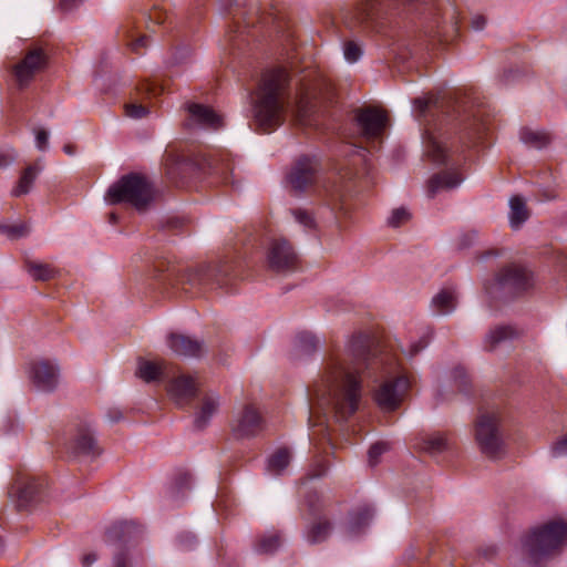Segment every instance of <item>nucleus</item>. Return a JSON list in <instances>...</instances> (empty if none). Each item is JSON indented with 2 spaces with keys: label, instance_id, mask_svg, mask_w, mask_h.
<instances>
[{
  "label": "nucleus",
  "instance_id": "42",
  "mask_svg": "<svg viewBox=\"0 0 567 567\" xmlns=\"http://www.w3.org/2000/svg\"><path fill=\"white\" fill-rule=\"evenodd\" d=\"M415 110L419 112V116H424L427 111L432 109H439V99L436 97H417L414 100Z\"/></svg>",
  "mask_w": 567,
  "mask_h": 567
},
{
  "label": "nucleus",
  "instance_id": "25",
  "mask_svg": "<svg viewBox=\"0 0 567 567\" xmlns=\"http://www.w3.org/2000/svg\"><path fill=\"white\" fill-rule=\"evenodd\" d=\"M426 156L436 164L447 163L449 146L446 141L437 140L434 135L426 133L423 137Z\"/></svg>",
  "mask_w": 567,
  "mask_h": 567
},
{
  "label": "nucleus",
  "instance_id": "9",
  "mask_svg": "<svg viewBox=\"0 0 567 567\" xmlns=\"http://www.w3.org/2000/svg\"><path fill=\"white\" fill-rule=\"evenodd\" d=\"M355 121L361 135L368 141L381 138L388 125L385 112L377 107L359 109Z\"/></svg>",
  "mask_w": 567,
  "mask_h": 567
},
{
  "label": "nucleus",
  "instance_id": "2",
  "mask_svg": "<svg viewBox=\"0 0 567 567\" xmlns=\"http://www.w3.org/2000/svg\"><path fill=\"white\" fill-rule=\"evenodd\" d=\"M288 74L284 69L266 72L252 104L254 122L258 130L271 132L285 121L288 107Z\"/></svg>",
  "mask_w": 567,
  "mask_h": 567
},
{
  "label": "nucleus",
  "instance_id": "47",
  "mask_svg": "<svg viewBox=\"0 0 567 567\" xmlns=\"http://www.w3.org/2000/svg\"><path fill=\"white\" fill-rule=\"evenodd\" d=\"M410 218V214L404 208H396L392 212L391 217L389 218V224L392 227H399L404 224Z\"/></svg>",
  "mask_w": 567,
  "mask_h": 567
},
{
  "label": "nucleus",
  "instance_id": "58",
  "mask_svg": "<svg viewBox=\"0 0 567 567\" xmlns=\"http://www.w3.org/2000/svg\"><path fill=\"white\" fill-rule=\"evenodd\" d=\"M82 0H61V6L65 9V10H70L72 9L74 6H76L78 3H80Z\"/></svg>",
  "mask_w": 567,
  "mask_h": 567
},
{
  "label": "nucleus",
  "instance_id": "61",
  "mask_svg": "<svg viewBox=\"0 0 567 567\" xmlns=\"http://www.w3.org/2000/svg\"><path fill=\"white\" fill-rule=\"evenodd\" d=\"M494 554H495V548H493V547H492V548H489V549H486V550L484 551V555H485L486 557H492Z\"/></svg>",
  "mask_w": 567,
  "mask_h": 567
},
{
  "label": "nucleus",
  "instance_id": "3",
  "mask_svg": "<svg viewBox=\"0 0 567 567\" xmlns=\"http://www.w3.org/2000/svg\"><path fill=\"white\" fill-rule=\"evenodd\" d=\"M567 545V520L554 518L525 534L520 539L524 558L533 565H539L560 553Z\"/></svg>",
  "mask_w": 567,
  "mask_h": 567
},
{
  "label": "nucleus",
  "instance_id": "4",
  "mask_svg": "<svg viewBox=\"0 0 567 567\" xmlns=\"http://www.w3.org/2000/svg\"><path fill=\"white\" fill-rule=\"evenodd\" d=\"M231 272L233 266L228 262L189 267L183 272L173 266L167 268L162 280L172 286H181L186 292L200 291L215 285L218 287L227 286Z\"/></svg>",
  "mask_w": 567,
  "mask_h": 567
},
{
  "label": "nucleus",
  "instance_id": "43",
  "mask_svg": "<svg viewBox=\"0 0 567 567\" xmlns=\"http://www.w3.org/2000/svg\"><path fill=\"white\" fill-rule=\"evenodd\" d=\"M29 234H30V227L25 223H19V224H13V225L8 224V229H6V236L11 240H16V239L25 237Z\"/></svg>",
  "mask_w": 567,
  "mask_h": 567
},
{
  "label": "nucleus",
  "instance_id": "31",
  "mask_svg": "<svg viewBox=\"0 0 567 567\" xmlns=\"http://www.w3.org/2000/svg\"><path fill=\"white\" fill-rule=\"evenodd\" d=\"M219 406V396L207 394L203 399L202 406L195 416V425L199 429L206 426L210 417L217 412Z\"/></svg>",
  "mask_w": 567,
  "mask_h": 567
},
{
  "label": "nucleus",
  "instance_id": "26",
  "mask_svg": "<svg viewBox=\"0 0 567 567\" xmlns=\"http://www.w3.org/2000/svg\"><path fill=\"white\" fill-rule=\"evenodd\" d=\"M520 334L519 330L513 326L504 324L492 328L484 341L485 349L494 350L498 344L518 338Z\"/></svg>",
  "mask_w": 567,
  "mask_h": 567
},
{
  "label": "nucleus",
  "instance_id": "35",
  "mask_svg": "<svg viewBox=\"0 0 567 567\" xmlns=\"http://www.w3.org/2000/svg\"><path fill=\"white\" fill-rule=\"evenodd\" d=\"M511 206V225L513 228H518L528 218V212L525 202L519 196H514L509 200Z\"/></svg>",
  "mask_w": 567,
  "mask_h": 567
},
{
  "label": "nucleus",
  "instance_id": "40",
  "mask_svg": "<svg viewBox=\"0 0 567 567\" xmlns=\"http://www.w3.org/2000/svg\"><path fill=\"white\" fill-rule=\"evenodd\" d=\"M190 481L192 478L189 474L179 473L171 486V496L175 499L184 496L185 492L190 488Z\"/></svg>",
  "mask_w": 567,
  "mask_h": 567
},
{
  "label": "nucleus",
  "instance_id": "56",
  "mask_svg": "<svg viewBox=\"0 0 567 567\" xmlns=\"http://www.w3.org/2000/svg\"><path fill=\"white\" fill-rule=\"evenodd\" d=\"M485 24L486 19L483 16H475L471 21L472 28L476 31L483 30Z\"/></svg>",
  "mask_w": 567,
  "mask_h": 567
},
{
  "label": "nucleus",
  "instance_id": "41",
  "mask_svg": "<svg viewBox=\"0 0 567 567\" xmlns=\"http://www.w3.org/2000/svg\"><path fill=\"white\" fill-rule=\"evenodd\" d=\"M291 215L295 220L301 225L305 229L311 230L317 226L313 215L307 209L296 208L291 210Z\"/></svg>",
  "mask_w": 567,
  "mask_h": 567
},
{
  "label": "nucleus",
  "instance_id": "6",
  "mask_svg": "<svg viewBox=\"0 0 567 567\" xmlns=\"http://www.w3.org/2000/svg\"><path fill=\"white\" fill-rule=\"evenodd\" d=\"M474 437L478 450L489 460L503 458L506 446L501 431V414L496 411L482 412L475 422Z\"/></svg>",
  "mask_w": 567,
  "mask_h": 567
},
{
  "label": "nucleus",
  "instance_id": "21",
  "mask_svg": "<svg viewBox=\"0 0 567 567\" xmlns=\"http://www.w3.org/2000/svg\"><path fill=\"white\" fill-rule=\"evenodd\" d=\"M247 7L241 13L246 25H255L256 23L268 24L276 19V12L271 4L264 7L258 0H249L243 3Z\"/></svg>",
  "mask_w": 567,
  "mask_h": 567
},
{
  "label": "nucleus",
  "instance_id": "55",
  "mask_svg": "<svg viewBox=\"0 0 567 567\" xmlns=\"http://www.w3.org/2000/svg\"><path fill=\"white\" fill-rule=\"evenodd\" d=\"M147 41H148V38L146 35H143V37H140V38L135 39L134 41H132L130 43V45H131L133 51L138 52V50L141 48H145L146 47V42Z\"/></svg>",
  "mask_w": 567,
  "mask_h": 567
},
{
  "label": "nucleus",
  "instance_id": "52",
  "mask_svg": "<svg viewBox=\"0 0 567 567\" xmlns=\"http://www.w3.org/2000/svg\"><path fill=\"white\" fill-rule=\"evenodd\" d=\"M427 346L426 341L420 339L417 342L411 343L409 350H406V355L412 358L416 355L420 351H422Z\"/></svg>",
  "mask_w": 567,
  "mask_h": 567
},
{
  "label": "nucleus",
  "instance_id": "27",
  "mask_svg": "<svg viewBox=\"0 0 567 567\" xmlns=\"http://www.w3.org/2000/svg\"><path fill=\"white\" fill-rule=\"evenodd\" d=\"M457 296L453 289L444 288L439 291L431 301V308L435 315H449L456 308Z\"/></svg>",
  "mask_w": 567,
  "mask_h": 567
},
{
  "label": "nucleus",
  "instance_id": "64",
  "mask_svg": "<svg viewBox=\"0 0 567 567\" xmlns=\"http://www.w3.org/2000/svg\"><path fill=\"white\" fill-rule=\"evenodd\" d=\"M116 220H117V216L114 213L110 214V221L116 223Z\"/></svg>",
  "mask_w": 567,
  "mask_h": 567
},
{
  "label": "nucleus",
  "instance_id": "50",
  "mask_svg": "<svg viewBox=\"0 0 567 567\" xmlns=\"http://www.w3.org/2000/svg\"><path fill=\"white\" fill-rule=\"evenodd\" d=\"M49 143V132L44 128L35 131V144L40 151H45Z\"/></svg>",
  "mask_w": 567,
  "mask_h": 567
},
{
  "label": "nucleus",
  "instance_id": "48",
  "mask_svg": "<svg viewBox=\"0 0 567 567\" xmlns=\"http://www.w3.org/2000/svg\"><path fill=\"white\" fill-rule=\"evenodd\" d=\"M125 112L128 117L135 120L142 118L148 114V110L145 106L136 103L127 104Z\"/></svg>",
  "mask_w": 567,
  "mask_h": 567
},
{
  "label": "nucleus",
  "instance_id": "34",
  "mask_svg": "<svg viewBox=\"0 0 567 567\" xmlns=\"http://www.w3.org/2000/svg\"><path fill=\"white\" fill-rule=\"evenodd\" d=\"M291 454L288 449L280 447L268 458L267 470L274 475H279L289 465Z\"/></svg>",
  "mask_w": 567,
  "mask_h": 567
},
{
  "label": "nucleus",
  "instance_id": "46",
  "mask_svg": "<svg viewBox=\"0 0 567 567\" xmlns=\"http://www.w3.org/2000/svg\"><path fill=\"white\" fill-rule=\"evenodd\" d=\"M389 449V445L385 442H377L369 450V463L370 465H375L378 463L379 457Z\"/></svg>",
  "mask_w": 567,
  "mask_h": 567
},
{
  "label": "nucleus",
  "instance_id": "44",
  "mask_svg": "<svg viewBox=\"0 0 567 567\" xmlns=\"http://www.w3.org/2000/svg\"><path fill=\"white\" fill-rule=\"evenodd\" d=\"M343 54L348 62L354 63L361 58L362 50L358 43L348 41L343 45Z\"/></svg>",
  "mask_w": 567,
  "mask_h": 567
},
{
  "label": "nucleus",
  "instance_id": "11",
  "mask_svg": "<svg viewBox=\"0 0 567 567\" xmlns=\"http://www.w3.org/2000/svg\"><path fill=\"white\" fill-rule=\"evenodd\" d=\"M136 529L131 522H122L113 525L107 532V540L115 546L112 567H133L128 549L123 547L128 542L130 534Z\"/></svg>",
  "mask_w": 567,
  "mask_h": 567
},
{
  "label": "nucleus",
  "instance_id": "12",
  "mask_svg": "<svg viewBox=\"0 0 567 567\" xmlns=\"http://www.w3.org/2000/svg\"><path fill=\"white\" fill-rule=\"evenodd\" d=\"M60 369L48 360L34 361L30 365L29 378L33 386L41 392H52L59 383Z\"/></svg>",
  "mask_w": 567,
  "mask_h": 567
},
{
  "label": "nucleus",
  "instance_id": "59",
  "mask_svg": "<svg viewBox=\"0 0 567 567\" xmlns=\"http://www.w3.org/2000/svg\"><path fill=\"white\" fill-rule=\"evenodd\" d=\"M63 151L69 154V155H73L74 154V147L72 145H64L63 146Z\"/></svg>",
  "mask_w": 567,
  "mask_h": 567
},
{
  "label": "nucleus",
  "instance_id": "63",
  "mask_svg": "<svg viewBox=\"0 0 567 567\" xmlns=\"http://www.w3.org/2000/svg\"><path fill=\"white\" fill-rule=\"evenodd\" d=\"M6 229H8V224L0 223V234L6 235Z\"/></svg>",
  "mask_w": 567,
  "mask_h": 567
},
{
  "label": "nucleus",
  "instance_id": "18",
  "mask_svg": "<svg viewBox=\"0 0 567 567\" xmlns=\"http://www.w3.org/2000/svg\"><path fill=\"white\" fill-rule=\"evenodd\" d=\"M317 96V90L309 85H303L300 90L295 104L292 113L295 118L301 125H312L311 116L315 112L313 99Z\"/></svg>",
  "mask_w": 567,
  "mask_h": 567
},
{
  "label": "nucleus",
  "instance_id": "8",
  "mask_svg": "<svg viewBox=\"0 0 567 567\" xmlns=\"http://www.w3.org/2000/svg\"><path fill=\"white\" fill-rule=\"evenodd\" d=\"M48 58L42 49L29 50L10 70L19 89L27 87L34 76L45 69Z\"/></svg>",
  "mask_w": 567,
  "mask_h": 567
},
{
  "label": "nucleus",
  "instance_id": "39",
  "mask_svg": "<svg viewBox=\"0 0 567 567\" xmlns=\"http://www.w3.org/2000/svg\"><path fill=\"white\" fill-rule=\"evenodd\" d=\"M280 544L281 542L278 534H269L261 537L255 548L259 554H272L279 548Z\"/></svg>",
  "mask_w": 567,
  "mask_h": 567
},
{
  "label": "nucleus",
  "instance_id": "19",
  "mask_svg": "<svg viewBox=\"0 0 567 567\" xmlns=\"http://www.w3.org/2000/svg\"><path fill=\"white\" fill-rule=\"evenodd\" d=\"M167 393L177 405H185L196 395L195 381L190 377L178 375L168 382Z\"/></svg>",
  "mask_w": 567,
  "mask_h": 567
},
{
  "label": "nucleus",
  "instance_id": "38",
  "mask_svg": "<svg viewBox=\"0 0 567 567\" xmlns=\"http://www.w3.org/2000/svg\"><path fill=\"white\" fill-rule=\"evenodd\" d=\"M319 340L310 332H300L296 337L295 347L298 354H311L317 350Z\"/></svg>",
  "mask_w": 567,
  "mask_h": 567
},
{
  "label": "nucleus",
  "instance_id": "51",
  "mask_svg": "<svg viewBox=\"0 0 567 567\" xmlns=\"http://www.w3.org/2000/svg\"><path fill=\"white\" fill-rule=\"evenodd\" d=\"M231 172H233V167L228 162H226V163L223 162L220 166L215 167V173L220 176L223 183H225V184L231 183V181L229 178V174H231Z\"/></svg>",
  "mask_w": 567,
  "mask_h": 567
},
{
  "label": "nucleus",
  "instance_id": "17",
  "mask_svg": "<svg viewBox=\"0 0 567 567\" xmlns=\"http://www.w3.org/2000/svg\"><path fill=\"white\" fill-rule=\"evenodd\" d=\"M167 346L178 357L197 358L205 352L203 341L182 333L168 334Z\"/></svg>",
  "mask_w": 567,
  "mask_h": 567
},
{
  "label": "nucleus",
  "instance_id": "57",
  "mask_svg": "<svg viewBox=\"0 0 567 567\" xmlns=\"http://www.w3.org/2000/svg\"><path fill=\"white\" fill-rule=\"evenodd\" d=\"M97 560V556L94 553L86 554L82 557V566L90 567Z\"/></svg>",
  "mask_w": 567,
  "mask_h": 567
},
{
  "label": "nucleus",
  "instance_id": "62",
  "mask_svg": "<svg viewBox=\"0 0 567 567\" xmlns=\"http://www.w3.org/2000/svg\"><path fill=\"white\" fill-rule=\"evenodd\" d=\"M308 503H309L310 509H311L313 513H315L316 511H319V509H320V507H318V508H317V507L315 506V504H313V502H312V499H311V498H309Z\"/></svg>",
  "mask_w": 567,
  "mask_h": 567
},
{
  "label": "nucleus",
  "instance_id": "37",
  "mask_svg": "<svg viewBox=\"0 0 567 567\" xmlns=\"http://www.w3.org/2000/svg\"><path fill=\"white\" fill-rule=\"evenodd\" d=\"M482 133L483 126L477 122L475 115H473L472 117L466 116L461 120V140L467 138L468 142H472L475 138L481 137Z\"/></svg>",
  "mask_w": 567,
  "mask_h": 567
},
{
  "label": "nucleus",
  "instance_id": "7",
  "mask_svg": "<svg viewBox=\"0 0 567 567\" xmlns=\"http://www.w3.org/2000/svg\"><path fill=\"white\" fill-rule=\"evenodd\" d=\"M533 286L532 272L525 267L512 264L502 268L495 280L485 289L493 299H512L528 291Z\"/></svg>",
  "mask_w": 567,
  "mask_h": 567
},
{
  "label": "nucleus",
  "instance_id": "22",
  "mask_svg": "<svg viewBox=\"0 0 567 567\" xmlns=\"http://www.w3.org/2000/svg\"><path fill=\"white\" fill-rule=\"evenodd\" d=\"M333 530L332 522L324 515L315 516L303 532L305 539L310 545L326 542Z\"/></svg>",
  "mask_w": 567,
  "mask_h": 567
},
{
  "label": "nucleus",
  "instance_id": "54",
  "mask_svg": "<svg viewBox=\"0 0 567 567\" xmlns=\"http://www.w3.org/2000/svg\"><path fill=\"white\" fill-rule=\"evenodd\" d=\"M148 19L151 22L155 24H162L164 23L166 19V13L163 12L161 9L155 8L148 16Z\"/></svg>",
  "mask_w": 567,
  "mask_h": 567
},
{
  "label": "nucleus",
  "instance_id": "53",
  "mask_svg": "<svg viewBox=\"0 0 567 567\" xmlns=\"http://www.w3.org/2000/svg\"><path fill=\"white\" fill-rule=\"evenodd\" d=\"M477 238L476 230H468L460 237V246L467 247Z\"/></svg>",
  "mask_w": 567,
  "mask_h": 567
},
{
  "label": "nucleus",
  "instance_id": "60",
  "mask_svg": "<svg viewBox=\"0 0 567 567\" xmlns=\"http://www.w3.org/2000/svg\"><path fill=\"white\" fill-rule=\"evenodd\" d=\"M146 90L152 93L153 95H156L157 94V87L156 86H152L151 84H147V87Z\"/></svg>",
  "mask_w": 567,
  "mask_h": 567
},
{
  "label": "nucleus",
  "instance_id": "49",
  "mask_svg": "<svg viewBox=\"0 0 567 567\" xmlns=\"http://www.w3.org/2000/svg\"><path fill=\"white\" fill-rule=\"evenodd\" d=\"M554 457L567 456V434L559 437L551 446Z\"/></svg>",
  "mask_w": 567,
  "mask_h": 567
},
{
  "label": "nucleus",
  "instance_id": "33",
  "mask_svg": "<svg viewBox=\"0 0 567 567\" xmlns=\"http://www.w3.org/2000/svg\"><path fill=\"white\" fill-rule=\"evenodd\" d=\"M420 447L431 455H437L450 449V442L446 435L435 433L424 436Z\"/></svg>",
  "mask_w": 567,
  "mask_h": 567
},
{
  "label": "nucleus",
  "instance_id": "16",
  "mask_svg": "<svg viewBox=\"0 0 567 567\" xmlns=\"http://www.w3.org/2000/svg\"><path fill=\"white\" fill-rule=\"evenodd\" d=\"M186 110L188 112V117L186 121V125L188 127H199L216 131L224 125L223 117L217 114L210 106L199 103H188L186 105Z\"/></svg>",
  "mask_w": 567,
  "mask_h": 567
},
{
  "label": "nucleus",
  "instance_id": "30",
  "mask_svg": "<svg viewBox=\"0 0 567 567\" xmlns=\"http://www.w3.org/2000/svg\"><path fill=\"white\" fill-rule=\"evenodd\" d=\"M41 169L42 167L39 164L29 165L22 172L17 186L11 192V195L14 197H20L28 194L31 190L32 185Z\"/></svg>",
  "mask_w": 567,
  "mask_h": 567
},
{
  "label": "nucleus",
  "instance_id": "1",
  "mask_svg": "<svg viewBox=\"0 0 567 567\" xmlns=\"http://www.w3.org/2000/svg\"><path fill=\"white\" fill-rule=\"evenodd\" d=\"M362 377L383 379L374 400L384 411L398 409L410 386L409 378L390 355L372 347L368 334H354L342 353L326 359L320 374L308 389L309 425L321 426L328 417L337 422L349 420L363 398Z\"/></svg>",
  "mask_w": 567,
  "mask_h": 567
},
{
  "label": "nucleus",
  "instance_id": "15",
  "mask_svg": "<svg viewBox=\"0 0 567 567\" xmlns=\"http://www.w3.org/2000/svg\"><path fill=\"white\" fill-rule=\"evenodd\" d=\"M39 486L35 477L19 473L8 489V496L16 507L21 511L32 502Z\"/></svg>",
  "mask_w": 567,
  "mask_h": 567
},
{
  "label": "nucleus",
  "instance_id": "5",
  "mask_svg": "<svg viewBox=\"0 0 567 567\" xmlns=\"http://www.w3.org/2000/svg\"><path fill=\"white\" fill-rule=\"evenodd\" d=\"M106 198L111 204L128 203L137 210H144L154 198V187L145 176L132 173L113 184Z\"/></svg>",
  "mask_w": 567,
  "mask_h": 567
},
{
  "label": "nucleus",
  "instance_id": "13",
  "mask_svg": "<svg viewBox=\"0 0 567 567\" xmlns=\"http://www.w3.org/2000/svg\"><path fill=\"white\" fill-rule=\"evenodd\" d=\"M231 427L239 439L252 437L262 431L264 420L254 405L247 404L236 414Z\"/></svg>",
  "mask_w": 567,
  "mask_h": 567
},
{
  "label": "nucleus",
  "instance_id": "20",
  "mask_svg": "<svg viewBox=\"0 0 567 567\" xmlns=\"http://www.w3.org/2000/svg\"><path fill=\"white\" fill-rule=\"evenodd\" d=\"M426 0H367L359 9V19L361 21L372 20L388 10L396 8L399 4H409L414 2H425Z\"/></svg>",
  "mask_w": 567,
  "mask_h": 567
},
{
  "label": "nucleus",
  "instance_id": "24",
  "mask_svg": "<svg viewBox=\"0 0 567 567\" xmlns=\"http://www.w3.org/2000/svg\"><path fill=\"white\" fill-rule=\"evenodd\" d=\"M373 518V509L369 505H361L349 514L348 523L346 526L347 534L352 536L360 534L365 527L369 526Z\"/></svg>",
  "mask_w": 567,
  "mask_h": 567
},
{
  "label": "nucleus",
  "instance_id": "29",
  "mask_svg": "<svg viewBox=\"0 0 567 567\" xmlns=\"http://www.w3.org/2000/svg\"><path fill=\"white\" fill-rule=\"evenodd\" d=\"M72 449L76 454L97 455L100 453L93 434L89 429L79 430Z\"/></svg>",
  "mask_w": 567,
  "mask_h": 567
},
{
  "label": "nucleus",
  "instance_id": "23",
  "mask_svg": "<svg viewBox=\"0 0 567 567\" xmlns=\"http://www.w3.org/2000/svg\"><path fill=\"white\" fill-rule=\"evenodd\" d=\"M463 177L456 171H443L433 175L427 185L429 196L433 197L441 190H451L457 187Z\"/></svg>",
  "mask_w": 567,
  "mask_h": 567
},
{
  "label": "nucleus",
  "instance_id": "14",
  "mask_svg": "<svg viewBox=\"0 0 567 567\" xmlns=\"http://www.w3.org/2000/svg\"><path fill=\"white\" fill-rule=\"evenodd\" d=\"M319 163L310 157L299 158L288 175L291 187L297 192H303L317 181Z\"/></svg>",
  "mask_w": 567,
  "mask_h": 567
},
{
  "label": "nucleus",
  "instance_id": "36",
  "mask_svg": "<svg viewBox=\"0 0 567 567\" xmlns=\"http://www.w3.org/2000/svg\"><path fill=\"white\" fill-rule=\"evenodd\" d=\"M519 136L523 143L536 148H543L550 142L549 135L544 131L523 128Z\"/></svg>",
  "mask_w": 567,
  "mask_h": 567
},
{
  "label": "nucleus",
  "instance_id": "32",
  "mask_svg": "<svg viewBox=\"0 0 567 567\" xmlns=\"http://www.w3.org/2000/svg\"><path fill=\"white\" fill-rule=\"evenodd\" d=\"M25 271L37 281H48L55 278L58 271L49 264L27 260L24 264Z\"/></svg>",
  "mask_w": 567,
  "mask_h": 567
},
{
  "label": "nucleus",
  "instance_id": "45",
  "mask_svg": "<svg viewBox=\"0 0 567 567\" xmlns=\"http://www.w3.org/2000/svg\"><path fill=\"white\" fill-rule=\"evenodd\" d=\"M17 158V153L12 147L0 148V172L8 168Z\"/></svg>",
  "mask_w": 567,
  "mask_h": 567
},
{
  "label": "nucleus",
  "instance_id": "28",
  "mask_svg": "<svg viewBox=\"0 0 567 567\" xmlns=\"http://www.w3.org/2000/svg\"><path fill=\"white\" fill-rule=\"evenodd\" d=\"M136 375L145 382L159 380L166 375V364L140 359Z\"/></svg>",
  "mask_w": 567,
  "mask_h": 567
},
{
  "label": "nucleus",
  "instance_id": "10",
  "mask_svg": "<svg viewBox=\"0 0 567 567\" xmlns=\"http://www.w3.org/2000/svg\"><path fill=\"white\" fill-rule=\"evenodd\" d=\"M268 267L276 272L292 271L298 266V256L289 241L274 239L267 254Z\"/></svg>",
  "mask_w": 567,
  "mask_h": 567
}]
</instances>
